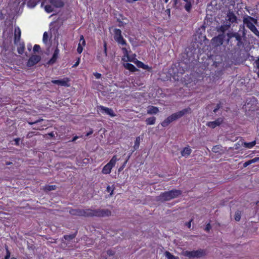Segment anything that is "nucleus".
<instances>
[{
  "label": "nucleus",
  "instance_id": "38",
  "mask_svg": "<svg viewBox=\"0 0 259 259\" xmlns=\"http://www.w3.org/2000/svg\"><path fill=\"white\" fill-rule=\"evenodd\" d=\"M79 43H81V46H84L85 45V41L83 38V35H81L80 36V40H79Z\"/></svg>",
  "mask_w": 259,
  "mask_h": 259
},
{
  "label": "nucleus",
  "instance_id": "3",
  "mask_svg": "<svg viewBox=\"0 0 259 259\" xmlns=\"http://www.w3.org/2000/svg\"><path fill=\"white\" fill-rule=\"evenodd\" d=\"M182 194V191L178 189H172L168 191L161 193L156 198L157 201L165 202L176 198L180 196Z\"/></svg>",
  "mask_w": 259,
  "mask_h": 259
},
{
  "label": "nucleus",
  "instance_id": "29",
  "mask_svg": "<svg viewBox=\"0 0 259 259\" xmlns=\"http://www.w3.org/2000/svg\"><path fill=\"white\" fill-rule=\"evenodd\" d=\"M77 232L76 231L75 233H74L73 234L65 235L64 236L63 238L66 240L70 241L75 238Z\"/></svg>",
  "mask_w": 259,
  "mask_h": 259
},
{
  "label": "nucleus",
  "instance_id": "9",
  "mask_svg": "<svg viewBox=\"0 0 259 259\" xmlns=\"http://www.w3.org/2000/svg\"><path fill=\"white\" fill-rule=\"evenodd\" d=\"M257 23V20L248 15H244L243 18V26L245 25L248 28L250 29L254 26V24H256Z\"/></svg>",
  "mask_w": 259,
  "mask_h": 259
},
{
  "label": "nucleus",
  "instance_id": "45",
  "mask_svg": "<svg viewBox=\"0 0 259 259\" xmlns=\"http://www.w3.org/2000/svg\"><path fill=\"white\" fill-rule=\"evenodd\" d=\"M116 23H117V25L119 27H122L123 26V22L118 18L117 19Z\"/></svg>",
  "mask_w": 259,
  "mask_h": 259
},
{
  "label": "nucleus",
  "instance_id": "46",
  "mask_svg": "<svg viewBox=\"0 0 259 259\" xmlns=\"http://www.w3.org/2000/svg\"><path fill=\"white\" fill-rule=\"evenodd\" d=\"M211 227L209 223L207 224L204 229V230L206 232H209L211 229Z\"/></svg>",
  "mask_w": 259,
  "mask_h": 259
},
{
  "label": "nucleus",
  "instance_id": "19",
  "mask_svg": "<svg viewBox=\"0 0 259 259\" xmlns=\"http://www.w3.org/2000/svg\"><path fill=\"white\" fill-rule=\"evenodd\" d=\"M159 109L157 107L150 106L148 108L147 113L149 114H155L158 113Z\"/></svg>",
  "mask_w": 259,
  "mask_h": 259
},
{
  "label": "nucleus",
  "instance_id": "36",
  "mask_svg": "<svg viewBox=\"0 0 259 259\" xmlns=\"http://www.w3.org/2000/svg\"><path fill=\"white\" fill-rule=\"evenodd\" d=\"M45 9L48 13H51L53 11V8L51 5H46L45 7Z\"/></svg>",
  "mask_w": 259,
  "mask_h": 259
},
{
  "label": "nucleus",
  "instance_id": "18",
  "mask_svg": "<svg viewBox=\"0 0 259 259\" xmlns=\"http://www.w3.org/2000/svg\"><path fill=\"white\" fill-rule=\"evenodd\" d=\"M217 32H221L220 33L226 34L225 32L229 29L227 25L222 24L221 26L216 27Z\"/></svg>",
  "mask_w": 259,
  "mask_h": 259
},
{
  "label": "nucleus",
  "instance_id": "57",
  "mask_svg": "<svg viewBox=\"0 0 259 259\" xmlns=\"http://www.w3.org/2000/svg\"><path fill=\"white\" fill-rule=\"evenodd\" d=\"M79 63V59L78 58V61L75 63V64L73 65V67H76L78 65Z\"/></svg>",
  "mask_w": 259,
  "mask_h": 259
},
{
  "label": "nucleus",
  "instance_id": "24",
  "mask_svg": "<svg viewBox=\"0 0 259 259\" xmlns=\"http://www.w3.org/2000/svg\"><path fill=\"white\" fill-rule=\"evenodd\" d=\"M156 121V117L154 116L150 117L147 118L145 120L147 125H153L155 124Z\"/></svg>",
  "mask_w": 259,
  "mask_h": 259
},
{
  "label": "nucleus",
  "instance_id": "56",
  "mask_svg": "<svg viewBox=\"0 0 259 259\" xmlns=\"http://www.w3.org/2000/svg\"><path fill=\"white\" fill-rule=\"evenodd\" d=\"M93 133V130H91L89 132H88L87 134H86V136H89L91 135H92Z\"/></svg>",
  "mask_w": 259,
  "mask_h": 259
},
{
  "label": "nucleus",
  "instance_id": "58",
  "mask_svg": "<svg viewBox=\"0 0 259 259\" xmlns=\"http://www.w3.org/2000/svg\"><path fill=\"white\" fill-rule=\"evenodd\" d=\"M110 190H111V187L110 186H108L107 187V189H106V191L108 192H109L110 191Z\"/></svg>",
  "mask_w": 259,
  "mask_h": 259
},
{
  "label": "nucleus",
  "instance_id": "42",
  "mask_svg": "<svg viewBox=\"0 0 259 259\" xmlns=\"http://www.w3.org/2000/svg\"><path fill=\"white\" fill-rule=\"evenodd\" d=\"M221 107L222 106L221 103L217 104L215 108L213 110V112L216 113Z\"/></svg>",
  "mask_w": 259,
  "mask_h": 259
},
{
  "label": "nucleus",
  "instance_id": "41",
  "mask_svg": "<svg viewBox=\"0 0 259 259\" xmlns=\"http://www.w3.org/2000/svg\"><path fill=\"white\" fill-rule=\"evenodd\" d=\"M220 149V146L219 145H217V146H214L212 148V151L213 152L217 153V152H218L219 151Z\"/></svg>",
  "mask_w": 259,
  "mask_h": 259
},
{
  "label": "nucleus",
  "instance_id": "22",
  "mask_svg": "<svg viewBox=\"0 0 259 259\" xmlns=\"http://www.w3.org/2000/svg\"><path fill=\"white\" fill-rule=\"evenodd\" d=\"M192 150L189 147H185L183 150L181 151V155L183 156L187 157L191 153Z\"/></svg>",
  "mask_w": 259,
  "mask_h": 259
},
{
  "label": "nucleus",
  "instance_id": "5",
  "mask_svg": "<svg viewBox=\"0 0 259 259\" xmlns=\"http://www.w3.org/2000/svg\"><path fill=\"white\" fill-rule=\"evenodd\" d=\"M90 217L105 218L111 216L112 214V211L108 209H93L90 208Z\"/></svg>",
  "mask_w": 259,
  "mask_h": 259
},
{
  "label": "nucleus",
  "instance_id": "25",
  "mask_svg": "<svg viewBox=\"0 0 259 259\" xmlns=\"http://www.w3.org/2000/svg\"><path fill=\"white\" fill-rule=\"evenodd\" d=\"M40 1L41 0H29L27 2V6L29 8H34Z\"/></svg>",
  "mask_w": 259,
  "mask_h": 259
},
{
  "label": "nucleus",
  "instance_id": "8",
  "mask_svg": "<svg viewBox=\"0 0 259 259\" xmlns=\"http://www.w3.org/2000/svg\"><path fill=\"white\" fill-rule=\"evenodd\" d=\"M90 208L83 209L80 208H71L69 210V213L74 216L90 217Z\"/></svg>",
  "mask_w": 259,
  "mask_h": 259
},
{
  "label": "nucleus",
  "instance_id": "40",
  "mask_svg": "<svg viewBox=\"0 0 259 259\" xmlns=\"http://www.w3.org/2000/svg\"><path fill=\"white\" fill-rule=\"evenodd\" d=\"M24 51V46L20 47L18 48V52L19 54H22Z\"/></svg>",
  "mask_w": 259,
  "mask_h": 259
},
{
  "label": "nucleus",
  "instance_id": "13",
  "mask_svg": "<svg viewBox=\"0 0 259 259\" xmlns=\"http://www.w3.org/2000/svg\"><path fill=\"white\" fill-rule=\"evenodd\" d=\"M225 20L229 21L230 22L237 23V17L235 15L233 12L229 10L227 14V16L225 18Z\"/></svg>",
  "mask_w": 259,
  "mask_h": 259
},
{
  "label": "nucleus",
  "instance_id": "60",
  "mask_svg": "<svg viewBox=\"0 0 259 259\" xmlns=\"http://www.w3.org/2000/svg\"><path fill=\"white\" fill-rule=\"evenodd\" d=\"M77 138H78V137H77V136L73 137L72 140V141H75Z\"/></svg>",
  "mask_w": 259,
  "mask_h": 259
},
{
  "label": "nucleus",
  "instance_id": "37",
  "mask_svg": "<svg viewBox=\"0 0 259 259\" xmlns=\"http://www.w3.org/2000/svg\"><path fill=\"white\" fill-rule=\"evenodd\" d=\"M48 34L47 32H45L43 35V41L45 44H47L48 42Z\"/></svg>",
  "mask_w": 259,
  "mask_h": 259
},
{
  "label": "nucleus",
  "instance_id": "23",
  "mask_svg": "<svg viewBox=\"0 0 259 259\" xmlns=\"http://www.w3.org/2000/svg\"><path fill=\"white\" fill-rule=\"evenodd\" d=\"M21 31L19 27H15V41L16 40L19 41L20 38Z\"/></svg>",
  "mask_w": 259,
  "mask_h": 259
},
{
  "label": "nucleus",
  "instance_id": "20",
  "mask_svg": "<svg viewBox=\"0 0 259 259\" xmlns=\"http://www.w3.org/2000/svg\"><path fill=\"white\" fill-rule=\"evenodd\" d=\"M123 65L126 69L129 70L132 72H135L136 71L138 70L136 67L131 63H124Z\"/></svg>",
  "mask_w": 259,
  "mask_h": 259
},
{
  "label": "nucleus",
  "instance_id": "51",
  "mask_svg": "<svg viewBox=\"0 0 259 259\" xmlns=\"http://www.w3.org/2000/svg\"><path fill=\"white\" fill-rule=\"evenodd\" d=\"M94 75L97 79L100 78L101 77V74L100 73L96 72L94 73Z\"/></svg>",
  "mask_w": 259,
  "mask_h": 259
},
{
  "label": "nucleus",
  "instance_id": "43",
  "mask_svg": "<svg viewBox=\"0 0 259 259\" xmlns=\"http://www.w3.org/2000/svg\"><path fill=\"white\" fill-rule=\"evenodd\" d=\"M82 50L83 48L81 46V43H79L77 49V51L79 54H80L82 52Z\"/></svg>",
  "mask_w": 259,
  "mask_h": 259
},
{
  "label": "nucleus",
  "instance_id": "35",
  "mask_svg": "<svg viewBox=\"0 0 259 259\" xmlns=\"http://www.w3.org/2000/svg\"><path fill=\"white\" fill-rule=\"evenodd\" d=\"M5 249L6 250V255L5 256L4 259H9V258L10 257V255H11V252L9 250L8 246L7 245H5Z\"/></svg>",
  "mask_w": 259,
  "mask_h": 259
},
{
  "label": "nucleus",
  "instance_id": "6",
  "mask_svg": "<svg viewBox=\"0 0 259 259\" xmlns=\"http://www.w3.org/2000/svg\"><path fill=\"white\" fill-rule=\"evenodd\" d=\"M227 34L220 33L217 36L213 37L211 40L212 46L214 48H218L223 45L225 41H226Z\"/></svg>",
  "mask_w": 259,
  "mask_h": 259
},
{
  "label": "nucleus",
  "instance_id": "54",
  "mask_svg": "<svg viewBox=\"0 0 259 259\" xmlns=\"http://www.w3.org/2000/svg\"><path fill=\"white\" fill-rule=\"evenodd\" d=\"M193 221V220L192 219L191 221H190L189 222H187L186 223V226H187V227L188 228H191V222Z\"/></svg>",
  "mask_w": 259,
  "mask_h": 259
},
{
  "label": "nucleus",
  "instance_id": "44",
  "mask_svg": "<svg viewBox=\"0 0 259 259\" xmlns=\"http://www.w3.org/2000/svg\"><path fill=\"white\" fill-rule=\"evenodd\" d=\"M40 49V46L39 45H35L34 47H33V51L34 52H38L39 51Z\"/></svg>",
  "mask_w": 259,
  "mask_h": 259
},
{
  "label": "nucleus",
  "instance_id": "32",
  "mask_svg": "<svg viewBox=\"0 0 259 259\" xmlns=\"http://www.w3.org/2000/svg\"><path fill=\"white\" fill-rule=\"evenodd\" d=\"M256 144L255 141H252L249 143H244V146L246 148H251L253 147Z\"/></svg>",
  "mask_w": 259,
  "mask_h": 259
},
{
  "label": "nucleus",
  "instance_id": "61",
  "mask_svg": "<svg viewBox=\"0 0 259 259\" xmlns=\"http://www.w3.org/2000/svg\"><path fill=\"white\" fill-rule=\"evenodd\" d=\"M4 19V16L2 13L0 14V20H2Z\"/></svg>",
  "mask_w": 259,
  "mask_h": 259
},
{
  "label": "nucleus",
  "instance_id": "7",
  "mask_svg": "<svg viewBox=\"0 0 259 259\" xmlns=\"http://www.w3.org/2000/svg\"><path fill=\"white\" fill-rule=\"evenodd\" d=\"M182 254L189 259L194 258H199L204 255L203 251L201 249L197 250H183L182 252Z\"/></svg>",
  "mask_w": 259,
  "mask_h": 259
},
{
  "label": "nucleus",
  "instance_id": "50",
  "mask_svg": "<svg viewBox=\"0 0 259 259\" xmlns=\"http://www.w3.org/2000/svg\"><path fill=\"white\" fill-rule=\"evenodd\" d=\"M20 140H21L20 138H19L15 139L14 141L15 142V145H17V146L19 145V142H20Z\"/></svg>",
  "mask_w": 259,
  "mask_h": 259
},
{
  "label": "nucleus",
  "instance_id": "34",
  "mask_svg": "<svg viewBox=\"0 0 259 259\" xmlns=\"http://www.w3.org/2000/svg\"><path fill=\"white\" fill-rule=\"evenodd\" d=\"M234 219L236 221H239L241 219V212L240 211H237L234 215Z\"/></svg>",
  "mask_w": 259,
  "mask_h": 259
},
{
  "label": "nucleus",
  "instance_id": "48",
  "mask_svg": "<svg viewBox=\"0 0 259 259\" xmlns=\"http://www.w3.org/2000/svg\"><path fill=\"white\" fill-rule=\"evenodd\" d=\"M223 23L224 24L226 25H227L228 27L229 28H230V27H231V24L232 23L230 22L229 21H227V20H225V21H224Z\"/></svg>",
  "mask_w": 259,
  "mask_h": 259
},
{
  "label": "nucleus",
  "instance_id": "64",
  "mask_svg": "<svg viewBox=\"0 0 259 259\" xmlns=\"http://www.w3.org/2000/svg\"><path fill=\"white\" fill-rule=\"evenodd\" d=\"M122 50H123L124 52L125 51L126 53H127V50H126L125 48H122Z\"/></svg>",
  "mask_w": 259,
  "mask_h": 259
},
{
  "label": "nucleus",
  "instance_id": "31",
  "mask_svg": "<svg viewBox=\"0 0 259 259\" xmlns=\"http://www.w3.org/2000/svg\"><path fill=\"white\" fill-rule=\"evenodd\" d=\"M140 137H138L136 138L135 142V145L134 146V150H137L140 145Z\"/></svg>",
  "mask_w": 259,
  "mask_h": 259
},
{
  "label": "nucleus",
  "instance_id": "28",
  "mask_svg": "<svg viewBox=\"0 0 259 259\" xmlns=\"http://www.w3.org/2000/svg\"><path fill=\"white\" fill-rule=\"evenodd\" d=\"M164 254L165 257L167 259H179V257L172 255L170 252H169L168 251H166L164 252Z\"/></svg>",
  "mask_w": 259,
  "mask_h": 259
},
{
  "label": "nucleus",
  "instance_id": "55",
  "mask_svg": "<svg viewBox=\"0 0 259 259\" xmlns=\"http://www.w3.org/2000/svg\"><path fill=\"white\" fill-rule=\"evenodd\" d=\"M165 12L168 15V17H170V9H166L165 10Z\"/></svg>",
  "mask_w": 259,
  "mask_h": 259
},
{
  "label": "nucleus",
  "instance_id": "12",
  "mask_svg": "<svg viewBox=\"0 0 259 259\" xmlns=\"http://www.w3.org/2000/svg\"><path fill=\"white\" fill-rule=\"evenodd\" d=\"M223 118L220 117L214 121L207 122L206 123V125L211 128H214L217 126L220 125L223 122Z\"/></svg>",
  "mask_w": 259,
  "mask_h": 259
},
{
  "label": "nucleus",
  "instance_id": "2",
  "mask_svg": "<svg viewBox=\"0 0 259 259\" xmlns=\"http://www.w3.org/2000/svg\"><path fill=\"white\" fill-rule=\"evenodd\" d=\"M205 32V26L204 25L201 26L197 30L195 38V41L193 42L191 46L189 48V50H191V54L189 55L188 52L186 54L187 56L189 57L190 58L188 60V62L186 61L185 63H190V61L193 62L194 58H191V56L194 53L197 49L199 48V44L201 45L203 44L204 45H206L208 43L209 40L206 38Z\"/></svg>",
  "mask_w": 259,
  "mask_h": 259
},
{
  "label": "nucleus",
  "instance_id": "27",
  "mask_svg": "<svg viewBox=\"0 0 259 259\" xmlns=\"http://www.w3.org/2000/svg\"><path fill=\"white\" fill-rule=\"evenodd\" d=\"M183 1L186 3V5L184 6L185 10L187 12H189L192 8V4H191V0H183Z\"/></svg>",
  "mask_w": 259,
  "mask_h": 259
},
{
  "label": "nucleus",
  "instance_id": "21",
  "mask_svg": "<svg viewBox=\"0 0 259 259\" xmlns=\"http://www.w3.org/2000/svg\"><path fill=\"white\" fill-rule=\"evenodd\" d=\"M100 109L101 111L105 112V113L110 115L111 116H113V111L111 109H109L108 108H106L103 106H101Z\"/></svg>",
  "mask_w": 259,
  "mask_h": 259
},
{
  "label": "nucleus",
  "instance_id": "26",
  "mask_svg": "<svg viewBox=\"0 0 259 259\" xmlns=\"http://www.w3.org/2000/svg\"><path fill=\"white\" fill-rule=\"evenodd\" d=\"M173 7L177 9H182V3L180 0H174Z\"/></svg>",
  "mask_w": 259,
  "mask_h": 259
},
{
  "label": "nucleus",
  "instance_id": "14",
  "mask_svg": "<svg viewBox=\"0 0 259 259\" xmlns=\"http://www.w3.org/2000/svg\"><path fill=\"white\" fill-rule=\"evenodd\" d=\"M113 166V157L110 160L109 162L105 165L102 169L103 174H108L111 172V170Z\"/></svg>",
  "mask_w": 259,
  "mask_h": 259
},
{
  "label": "nucleus",
  "instance_id": "1",
  "mask_svg": "<svg viewBox=\"0 0 259 259\" xmlns=\"http://www.w3.org/2000/svg\"><path fill=\"white\" fill-rule=\"evenodd\" d=\"M246 34L247 30L245 27L243 25H240L237 32L229 31L227 33L226 42L228 44L232 38H234V41L236 42L235 49L241 50L245 46V42L247 40Z\"/></svg>",
  "mask_w": 259,
  "mask_h": 259
},
{
  "label": "nucleus",
  "instance_id": "10",
  "mask_svg": "<svg viewBox=\"0 0 259 259\" xmlns=\"http://www.w3.org/2000/svg\"><path fill=\"white\" fill-rule=\"evenodd\" d=\"M114 39L122 46L126 45V41L121 35V30L119 29H114Z\"/></svg>",
  "mask_w": 259,
  "mask_h": 259
},
{
  "label": "nucleus",
  "instance_id": "39",
  "mask_svg": "<svg viewBox=\"0 0 259 259\" xmlns=\"http://www.w3.org/2000/svg\"><path fill=\"white\" fill-rule=\"evenodd\" d=\"M56 188V186L55 185L48 186L46 187V189L49 191L54 190Z\"/></svg>",
  "mask_w": 259,
  "mask_h": 259
},
{
  "label": "nucleus",
  "instance_id": "49",
  "mask_svg": "<svg viewBox=\"0 0 259 259\" xmlns=\"http://www.w3.org/2000/svg\"><path fill=\"white\" fill-rule=\"evenodd\" d=\"M250 160H251L252 163L258 162V161H259V157H255V158L251 159Z\"/></svg>",
  "mask_w": 259,
  "mask_h": 259
},
{
  "label": "nucleus",
  "instance_id": "4",
  "mask_svg": "<svg viewBox=\"0 0 259 259\" xmlns=\"http://www.w3.org/2000/svg\"><path fill=\"white\" fill-rule=\"evenodd\" d=\"M191 109L190 107L183 109L178 112L173 113L170 116L167 117L161 122V124L162 126L166 127L172 121L177 120L187 113H191Z\"/></svg>",
  "mask_w": 259,
  "mask_h": 259
},
{
  "label": "nucleus",
  "instance_id": "63",
  "mask_svg": "<svg viewBox=\"0 0 259 259\" xmlns=\"http://www.w3.org/2000/svg\"><path fill=\"white\" fill-rule=\"evenodd\" d=\"M113 194V189H112L111 191V192L110 193V194L109 195V196H112V195Z\"/></svg>",
  "mask_w": 259,
  "mask_h": 259
},
{
  "label": "nucleus",
  "instance_id": "33",
  "mask_svg": "<svg viewBox=\"0 0 259 259\" xmlns=\"http://www.w3.org/2000/svg\"><path fill=\"white\" fill-rule=\"evenodd\" d=\"M250 30L257 36L259 37V31L257 30L255 25L251 28Z\"/></svg>",
  "mask_w": 259,
  "mask_h": 259
},
{
  "label": "nucleus",
  "instance_id": "15",
  "mask_svg": "<svg viewBox=\"0 0 259 259\" xmlns=\"http://www.w3.org/2000/svg\"><path fill=\"white\" fill-rule=\"evenodd\" d=\"M69 79L68 78H64L61 80H52V82L53 84H58L63 87H69V85L68 84Z\"/></svg>",
  "mask_w": 259,
  "mask_h": 259
},
{
  "label": "nucleus",
  "instance_id": "52",
  "mask_svg": "<svg viewBox=\"0 0 259 259\" xmlns=\"http://www.w3.org/2000/svg\"><path fill=\"white\" fill-rule=\"evenodd\" d=\"M104 53L107 56V43L106 41H104Z\"/></svg>",
  "mask_w": 259,
  "mask_h": 259
},
{
  "label": "nucleus",
  "instance_id": "30",
  "mask_svg": "<svg viewBox=\"0 0 259 259\" xmlns=\"http://www.w3.org/2000/svg\"><path fill=\"white\" fill-rule=\"evenodd\" d=\"M137 66L139 68H142L144 69H148L149 68V67L148 65L144 64L143 62L139 61H137Z\"/></svg>",
  "mask_w": 259,
  "mask_h": 259
},
{
  "label": "nucleus",
  "instance_id": "62",
  "mask_svg": "<svg viewBox=\"0 0 259 259\" xmlns=\"http://www.w3.org/2000/svg\"><path fill=\"white\" fill-rule=\"evenodd\" d=\"M49 135L50 136V137H54V134H53V133L51 132L49 134Z\"/></svg>",
  "mask_w": 259,
  "mask_h": 259
},
{
  "label": "nucleus",
  "instance_id": "17",
  "mask_svg": "<svg viewBox=\"0 0 259 259\" xmlns=\"http://www.w3.org/2000/svg\"><path fill=\"white\" fill-rule=\"evenodd\" d=\"M50 2L56 8L63 7L64 5L62 0H50Z\"/></svg>",
  "mask_w": 259,
  "mask_h": 259
},
{
  "label": "nucleus",
  "instance_id": "47",
  "mask_svg": "<svg viewBox=\"0 0 259 259\" xmlns=\"http://www.w3.org/2000/svg\"><path fill=\"white\" fill-rule=\"evenodd\" d=\"M251 164H252V163L250 160L246 161L245 163H243V167L245 168Z\"/></svg>",
  "mask_w": 259,
  "mask_h": 259
},
{
  "label": "nucleus",
  "instance_id": "11",
  "mask_svg": "<svg viewBox=\"0 0 259 259\" xmlns=\"http://www.w3.org/2000/svg\"><path fill=\"white\" fill-rule=\"evenodd\" d=\"M41 58L39 55H32L27 62V66L29 67L33 66L41 60Z\"/></svg>",
  "mask_w": 259,
  "mask_h": 259
},
{
  "label": "nucleus",
  "instance_id": "16",
  "mask_svg": "<svg viewBox=\"0 0 259 259\" xmlns=\"http://www.w3.org/2000/svg\"><path fill=\"white\" fill-rule=\"evenodd\" d=\"M59 53V50L58 48V47H56V49L55 50V51L53 53V56L52 58L48 62L47 64L49 65H52L54 64L58 57Z\"/></svg>",
  "mask_w": 259,
  "mask_h": 259
},
{
  "label": "nucleus",
  "instance_id": "53",
  "mask_svg": "<svg viewBox=\"0 0 259 259\" xmlns=\"http://www.w3.org/2000/svg\"><path fill=\"white\" fill-rule=\"evenodd\" d=\"M254 63L256 64V67L259 69V57L257 58V59H256L254 61Z\"/></svg>",
  "mask_w": 259,
  "mask_h": 259
},
{
  "label": "nucleus",
  "instance_id": "59",
  "mask_svg": "<svg viewBox=\"0 0 259 259\" xmlns=\"http://www.w3.org/2000/svg\"><path fill=\"white\" fill-rule=\"evenodd\" d=\"M32 136V133H29L27 135V138H30Z\"/></svg>",
  "mask_w": 259,
  "mask_h": 259
}]
</instances>
